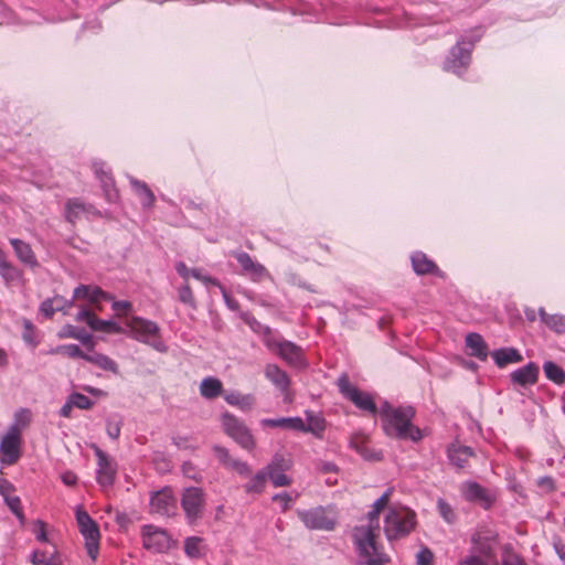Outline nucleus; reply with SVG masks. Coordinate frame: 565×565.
Segmentation results:
<instances>
[{"mask_svg": "<svg viewBox=\"0 0 565 565\" xmlns=\"http://www.w3.org/2000/svg\"><path fill=\"white\" fill-rule=\"evenodd\" d=\"M381 511L372 505L367 513V524L358 525L352 531V539L360 561L364 565H386L388 556L377 546L375 539L380 532Z\"/></svg>", "mask_w": 565, "mask_h": 565, "instance_id": "nucleus-1", "label": "nucleus"}, {"mask_svg": "<svg viewBox=\"0 0 565 565\" xmlns=\"http://www.w3.org/2000/svg\"><path fill=\"white\" fill-rule=\"evenodd\" d=\"M379 414L382 419L383 430L387 436L397 439H409L412 441H419L423 438L420 429L412 424L415 416L413 407H393L385 402L381 406Z\"/></svg>", "mask_w": 565, "mask_h": 565, "instance_id": "nucleus-2", "label": "nucleus"}, {"mask_svg": "<svg viewBox=\"0 0 565 565\" xmlns=\"http://www.w3.org/2000/svg\"><path fill=\"white\" fill-rule=\"evenodd\" d=\"M416 526V514L406 507L390 508L384 519V533L388 541L407 536Z\"/></svg>", "mask_w": 565, "mask_h": 565, "instance_id": "nucleus-3", "label": "nucleus"}, {"mask_svg": "<svg viewBox=\"0 0 565 565\" xmlns=\"http://www.w3.org/2000/svg\"><path fill=\"white\" fill-rule=\"evenodd\" d=\"M224 433L235 440L242 448L250 451L255 448L256 441L249 428L238 417L231 413H224L221 417Z\"/></svg>", "mask_w": 565, "mask_h": 565, "instance_id": "nucleus-4", "label": "nucleus"}, {"mask_svg": "<svg viewBox=\"0 0 565 565\" xmlns=\"http://www.w3.org/2000/svg\"><path fill=\"white\" fill-rule=\"evenodd\" d=\"M481 34L470 38L468 41L462 39L456 43L450 50L449 56L444 63V70L460 74L467 68L471 61V51L476 41L480 39Z\"/></svg>", "mask_w": 565, "mask_h": 565, "instance_id": "nucleus-5", "label": "nucleus"}, {"mask_svg": "<svg viewBox=\"0 0 565 565\" xmlns=\"http://www.w3.org/2000/svg\"><path fill=\"white\" fill-rule=\"evenodd\" d=\"M76 522L78 530L85 540L87 554L93 561H95L99 551L100 533L98 525L89 514L81 508H77L76 510Z\"/></svg>", "mask_w": 565, "mask_h": 565, "instance_id": "nucleus-6", "label": "nucleus"}, {"mask_svg": "<svg viewBox=\"0 0 565 565\" xmlns=\"http://www.w3.org/2000/svg\"><path fill=\"white\" fill-rule=\"evenodd\" d=\"M297 515L309 530L332 531L337 523L335 513L323 507L298 510Z\"/></svg>", "mask_w": 565, "mask_h": 565, "instance_id": "nucleus-7", "label": "nucleus"}, {"mask_svg": "<svg viewBox=\"0 0 565 565\" xmlns=\"http://www.w3.org/2000/svg\"><path fill=\"white\" fill-rule=\"evenodd\" d=\"M338 387L340 393L358 408L367 412L371 415H376L379 413L380 409H377L372 396L352 385L345 374L339 377Z\"/></svg>", "mask_w": 565, "mask_h": 565, "instance_id": "nucleus-8", "label": "nucleus"}, {"mask_svg": "<svg viewBox=\"0 0 565 565\" xmlns=\"http://www.w3.org/2000/svg\"><path fill=\"white\" fill-rule=\"evenodd\" d=\"M141 536L143 547L153 553L168 552L174 544L166 530L151 524L142 526Z\"/></svg>", "mask_w": 565, "mask_h": 565, "instance_id": "nucleus-9", "label": "nucleus"}, {"mask_svg": "<svg viewBox=\"0 0 565 565\" xmlns=\"http://www.w3.org/2000/svg\"><path fill=\"white\" fill-rule=\"evenodd\" d=\"M127 326L136 340L151 344L159 351H164V348L161 347V343H154L151 341L159 334V327L156 322L140 317H134L128 321Z\"/></svg>", "mask_w": 565, "mask_h": 565, "instance_id": "nucleus-10", "label": "nucleus"}, {"mask_svg": "<svg viewBox=\"0 0 565 565\" xmlns=\"http://www.w3.org/2000/svg\"><path fill=\"white\" fill-rule=\"evenodd\" d=\"M205 503L204 492L201 488H186L181 497V507L186 519L192 523L202 516Z\"/></svg>", "mask_w": 565, "mask_h": 565, "instance_id": "nucleus-11", "label": "nucleus"}, {"mask_svg": "<svg viewBox=\"0 0 565 565\" xmlns=\"http://www.w3.org/2000/svg\"><path fill=\"white\" fill-rule=\"evenodd\" d=\"M22 437L15 428H9L0 440V461L3 465L15 463L21 456Z\"/></svg>", "mask_w": 565, "mask_h": 565, "instance_id": "nucleus-12", "label": "nucleus"}, {"mask_svg": "<svg viewBox=\"0 0 565 565\" xmlns=\"http://www.w3.org/2000/svg\"><path fill=\"white\" fill-rule=\"evenodd\" d=\"M290 467L291 461L289 459L285 458L282 455H275L263 470L266 471L267 479L271 481L273 486L279 488L291 484V478L285 473Z\"/></svg>", "mask_w": 565, "mask_h": 565, "instance_id": "nucleus-13", "label": "nucleus"}, {"mask_svg": "<svg viewBox=\"0 0 565 565\" xmlns=\"http://www.w3.org/2000/svg\"><path fill=\"white\" fill-rule=\"evenodd\" d=\"M177 499L172 489L166 487L153 492L150 499V512L161 516H172L177 513Z\"/></svg>", "mask_w": 565, "mask_h": 565, "instance_id": "nucleus-14", "label": "nucleus"}, {"mask_svg": "<svg viewBox=\"0 0 565 565\" xmlns=\"http://www.w3.org/2000/svg\"><path fill=\"white\" fill-rule=\"evenodd\" d=\"M95 456L97 458V482L103 488H109L114 484L117 473L116 462L107 456L102 449L95 447Z\"/></svg>", "mask_w": 565, "mask_h": 565, "instance_id": "nucleus-15", "label": "nucleus"}, {"mask_svg": "<svg viewBox=\"0 0 565 565\" xmlns=\"http://www.w3.org/2000/svg\"><path fill=\"white\" fill-rule=\"evenodd\" d=\"M269 348H275L277 354L289 365L295 367H305L306 360L302 349L291 341H278L268 343Z\"/></svg>", "mask_w": 565, "mask_h": 565, "instance_id": "nucleus-16", "label": "nucleus"}, {"mask_svg": "<svg viewBox=\"0 0 565 565\" xmlns=\"http://www.w3.org/2000/svg\"><path fill=\"white\" fill-rule=\"evenodd\" d=\"M460 493L468 502L478 503L484 509L490 508L493 497L486 488L475 481H466L460 484Z\"/></svg>", "mask_w": 565, "mask_h": 565, "instance_id": "nucleus-17", "label": "nucleus"}, {"mask_svg": "<svg viewBox=\"0 0 565 565\" xmlns=\"http://www.w3.org/2000/svg\"><path fill=\"white\" fill-rule=\"evenodd\" d=\"M75 319L78 322H85L93 331H102L106 333H120L122 331L121 327L116 322L99 319L88 309H81Z\"/></svg>", "mask_w": 565, "mask_h": 565, "instance_id": "nucleus-18", "label": "nucleus"}, {"mask_svg": "<svg viewBox=\"0 0 565 565\" xmlns=\"http://www.w3.org/2000/svg\"><path fill=\"white\" fill-rule=\"evenodd\" d=\"M213 452L218 462L226 469L234 470L242 477H249L252 475L250 466L245 461L233 458L226 448L214 446Z\"/></svg>", "mask_w": 565, "mask_h": 565, "instance_id": "nucleus-19", "label": "nucleus"}, {"mask_svg": "<svg viewBox=\"0 0 565 565\" xmlns=\"http://www.w3.org/2000/svg\"><path fill=\"white\" fill-rule=\"evenodd\" d=\"M235 258L242 267L243 273L252 280L260 281L269 277L268 270L262 264L255 262L247 253H237Z\"/></svg>", "mask_w": 565, "mask_h": 565, "instance_id": "nucleus-20", "label": "nucleus"}, {"mask_svg": "<svg viewBox=\"0 0 565 565\" xmlns=\"http://www.w3.org/2000/svg\"><path fill=\"white\" fill-rule=\"evenodd\" d=\"M540 369L534 362L513 371L510 374L511 382L515 385L525 387L534 385L539 379Z\"/></svg>", "mask_w": 565, "mask_h": 565, "instance_id": "nucleus-21", "label": "nucleus"}, {"mask_svg": "<svg viewBox=\"0 0 565 565\" xmlns=\"http://www.w3.org/2000/svg\"><path fill=\"white\" fill-rule=\"evenodd\" d=\"M264 374L281 393H287L290 379L288 374L276 364H267Z\"/></svg>", "mask_w": 565, "mask_h": 565, "instance_id": "nucleus-22", "label": "nucleus"}, {"mask_svg": "<svg viewBox=\"0 0 565 565\" xmlns=\"http://www.w3.org/2000/svg\"><path fill=\"white\" fill-rule=\"evenodd\" d=\"M73 298L87 299L92 303L99 302L103 299H111V297L104 292L99 287L89 285H79L76 287L73 292Z\"/></svg>", "mask_w": 565, "mask_h": 565, "instance_id": "nucleus-23", "label": "nucleus"}, {"mask_svg": "<svg viewBox=\"0 0 565 565\" xmlns=\"http://www.w3.org/2000/svg\"><path fill=\"white\" fill-rule=\"evenodd\" d=\"M10 244L12 245L14 253L21 263L32 268L39 265L30 244L18 238H11Z\"/></svg>", "mask_w": 565, "mask_h": 565, "instance_id": "nucleus-24", "label": "nucleus"}, {"mask_svg": "<svg viewBox=\"0 0 565 565\" xmlns=\"http://www.w3.org/2000/svg\"><path fill=\"white\" fill-rule=\"evenodd\" d=\"M412 266L417 275L438 274L439 268L426 254L416 252L412 255Z\"/></svg>", "mask_w": 565, "mask_h": 565, "instance_id": "nucleus-25", "label": "nucleus"}, {"mask_svg": "<svg viewBox=\"0 0 565 565\" xmlns=\"http://www.w3.org/2000/svg\"><path fill=\"white\" fill-rule=\"evenodd\" d=\"M466 345L471 356L478 358L482 361L487 360L488 345L479 333H469L466 337Z\"/></svg>", "mask_w": 565, "mask_h": 565, "instance_id": "nucleus-26", "label": "nucleus"}, {"mask_svg": "<svg viewBox=\"0 0 565 565\" xmlns=\"http://www.w3.org/2000/svg\"><path fill=\"white\" fill-rule=\"evenodd\" d=\"M263 427H279L292 430L305 428V422L300 417L265 418L260 420Z\"/></svg>", "mask_w": 565, "mask_h": 565, "instance_id": "nucleus-27", "label": "nucleus"}, {"mask_svg": "<svg viewBox=\"0 0 565 565\" xmlns=\"http://www.w3.org/2000/svg\"><path fill=\"white\" fill-rule=\"evenodd\" d=\"M200 394L206 399H213L223 393L222 382L214 376L204 377L199 387Z\"/></svg>", "mask_w": 565, "mask_h": 565, "instance_id": "nucleus-28", "label": "nucleus"}, {"mask_svg": "<svg viewBox=\"0 0 565 565\" xmlns=\"http://www.w3.org/2000/svg\"><path fill=\"white\" fill-rule=\"evenodd\" d=\"M492 359L499 367L510 363H519L523 360L520 352L514 348H503L492 352Z\"/></svg>", "mask_w": 565, "mask_h": 565, "instance_id": "nucleus-29", "label": "nucleus"}, {"mask_svg": "<svg viewBox=\"0 0 565 565\" xmlns=\"http://www.w3.org/2000/svg\"><path fill=\"white\" fill-rule=\"evenodd\" d=\"M539 317L546 327L552 331L562 334L565 333V316L564 315H548L544 308H540Z\"/></svg>", "mask_w": 565, "mask_h": 565, "instance_id": "nucleus-30", "label": "nucleus"}, {"mask_svg": "<svg viewBox=\"0 0 565 565\" xmlns=\"http://www.w3.org/2000/svg\"><path fill=\"white\" fill-rule=\"evenodd\" d=\"M473 456V451L467 446H451L448 449V457L451 463L458 468H465L469 458Z\"/></svg>", "mask_w": 565, "mask_h": 565, "instance_id": "nucleus-31", "label": "nucleus"}, {"mask_svg": "<svg viewBox=\"0 0 565 565\" xmlns=\"http://www.w3.org/2000/svg\"><path fill=\"white\" fill-rule=\"evenodd\" d=\"M129 181L136 194L139 196L141 204L145 207L152 206L154 203V194L150 188L145 182L139 181L132 177L129 178Z\"/></svg>", "mask_w": 565, "mask_h": 565, "instance_id": "nucleus-32", "label": "nucleus"}, {"mask_svg": "<svg viewBox=\"0 0 565 565\" xmlns=\"http://www.w3.org/2000/svg\"><path fill=\"white\" fill-rule=\"evenodd\" d=\"M267 482V473L263 469L258 470L249 480L243 486L247 494H259L265 490Z\"/></svg>", "mask_w": 565, "mask_h": 565, "instance_id": "nucleus-33", "label": "nucleus"}, {"mask_svg": "<svg viewBox=\"0 0 565 565\" xmlns=\"http://www.w3.org/2000/svg\"><path fill=\"white\" fill-rule=\"evenodd\" d=\"M0 275L7 286L19 282L23 279L22 271L4 258H0Z\"/></svg>", "mask_w": 565, "mask_h": 565, "instance_id": "nucleus-34", "label": "nucleus"}, {"mask_svg": "<svg viewBox=\"0 0 565 565\" xmlns=\"http://www.w3.org/2000/svg\"><path fill=\"white\" fill-rule=\"evenodd\" d=\"M227 404L236 406L243 411L250 409L255 404V397L252 394L243 395L238 392H230L224 395Z\"/></svg>", "mask_w": 565, "mask_h": 565, "instance_id": "nucleus-35", "label": "nucleus"}, {"mask_svg": "<svg viewBox=\"0 0 565 565\" xmlns=\"http://www.w3.org/2000/svg\"><path fill=\"white\" fill-rule=\"evenodd\" d=\"M93 206L85 205L79 200H70L66 203V220L75 223L83 214L89 213Z\"/></svg>", "mask_w": 565, "mask_h": 565, "instance_id": "nucleus-36", "label": "nucleus"}, {"mask_svg": "<svg viewBox=\"0 0 565 565\" xmlns=\"http://www.w3.org/2000/svg\"><path fill=\"white\" fill-rule=\"evenodd\" d=\"M184 553L190 558H200L205 553V545L202 537L190 536L184 540Z\"/></svg>", "mask_w": 565, "mask_h": 565, "instance_id": "nucleus-37", "label": "nucleus"}, {"mask_svg": "<svg viewBox=\"0 0 565 565\" xmlns=\"http://www.w3.org/2000/svg\"><path fill=\"white\" fill-rule=\"evenodd\" d=\"M85 360L87 362L100 367L102 370L110 371L113 373L118 372L117 363L114 360H111L110 358H108L107 355H104L102 353L94 352L92 354H86Z\"/></svg>", "mask_w": 565, "mask_h": 565, "instance_id": "nucleus-38", "label": "nucleus"}, {"mask_svg": "<svg viewBox=\"0 0 565 565\" xmlns=\"http://www.w3.org/2000/svg\"><path fill=\"white\" fill-rule=\"evenodd\" d=\"M60 338H72L79 340L84 345L93 347V338L84 330H79L74 326L67 324L60 332Z\"/></svg>", "mask_w": 565, "mask_h": 565, "instance_id": "nucleus-39", "label": "nucleus"}, {"mask_svg": "<svg viewBox=\"0 0 565 565\" xmlns=\"http://www.w3.org/2000/svg\"><path fill=\"white\" fill-rule=\"evenodd\" d=\"M307 422H308L307 424L305 423V428L299 429V431H306V433L309 431V433L313 434L316 437L321 438L322 433L326 429L324 419L317 415L307 414Z\"/></svg>", "mask_w": 565, "mask_h": 565, "instance_id": "nucleus-40", "label": "nucleus"}, {"mask_svg": "<svg viewBox=\"0 0 565 565\" xmlns=\"http://www.w3.org/2000/svg\"><path fill=\"white\" fill-rule=\"evenodd\" d=\"M545 376L555 384L562 385L565 383V371L552 361H546L543 364Z\"/></svg>", "mask_w": 565, "mask_h": 565, "instance_id": "nucleus-41", "label": "nucleus"}, {"mask_svg": "<svg viewBox=\"0 0 565 565\" xmlns=\"http://www.w3.org/2000/svg\"><path fill=\"white\" fill-rule=\"evenodd\" d=\"M31 422V412L26 408H21L14 414L13 424L9 428H15L17 434L21 435L22 430Z\"/></svg>", "mask_w": 565, "mask_h": 565, "instance_id": "nucleus-42", "label": "nucleus"}, {"mask_svg": "<svg viewBox=\"0 0 565 565\" xmlns=\"http://www.w3.org/2000/svg\"><path fill=\"white\" fill-rule=\"evenodd\" d=\"M52 353L55 354H63L68 358H81L85 360L86 353H84L81 348L77 344H65V345H58L54 350H52Z\"/></svg>", "mask_w": 565, "mask_h": 565, "instance_id": "nucleus-43", "label": "nucleus"}, {"mask_svg": "<svg viewBox=\"0 0 565 565\" xmlns=\"http://www.w3.org/2000/svg\"><path fill=\"white\" fill-rule=\"evenodd\" d=\"M437 509L441 518L448 522L454 523L456 520V513L451 505L447 503L444 499H438L437 501Z\"/></svg>", "mask_w": 565, "mask_h": 565, "instance_id": "nucleus-44", "label": "nucleus"}, {"mask_svg": "<svg viewBox=\"0 0 565 565\" xmlns=\"http://www.w3.org/2000/svg\"><path fill=\"white\" fill-rule=\"evenodd\" d=\"M179 300L191 308H196V301L189 284L179 289Z\"/></svg>", "mask_w": 565, "mask_h": 565, "instance_id": "nucleus-45", "label": "nucleus"}, {"mask_svg": "<svg viewBox=\"0 0 565 565\" xmlns=\"http://www.w3.org/2000/svg\"><path fill=\"white\" fill-rule=\"evenodd\" d=\"M70 399L74 407L79 409H89L93 407L94 402L90 401L87 396L81 393H73L70 395Z\"/></svg>", "mask_w": 565, "mask_h": 565, "instance_id": "nucleus-46", "label": "nucleus"}, {"mask_svg": "<svg viewBox=\"0 0 565 565\" xmlns=\"http://www.w3.org/2000/svg\"><path fill=\"white\" fill-rule=\"evenodd\" d=\"M121 425H122L121 420L108 418L106 422L107 435L111 439H117L120 435Z\"/></svg>", "mask_w": 565, "mask_h": 565, "instance_id": "nucleus-47", "label": "nucleus"}, {"mask_svg": "<svg viewBox=\"0 0 565 565\" xmlns=\"http://www.w3.org/2000/svg\"><path fill=\"white\" fill-rule=\"evenodd\" d=\"M434 554L428 547H422L416 554L417 565H433Z\"/></svg>", "mask_w": 565, "mask_h": 565, "instance_id": "nucleus-48", "label": "nucleus"}, {"mask_svg": "<svg viewBox=\"0 0 565 565\" xmlns=\"http://www.w3.org/2000/svg\"><path fill=\"white\" fill-rule=\"evenodd\" d=\"M6 502L9 509L18 516L20 521L24 520V515L21 508V501L18 497H6Z\"/></svg>", "mask_w": 565, "mask_h": 565, "instance_id": "nucleus-49", "label": "nucleus"}, {"mask_svg": "<svg viewBox=\"0 0 565 565\" xmlns=\"http://www.w3.org/2000/svg\"><path fill=\"white\" fill-rule=\"evenodd\" d=\"M53 557V553L49 554L47 552L36 550L32 553L30 561L33 565H41L49 562Z\"/></svg>", "mask_w": 565, "mask_h": 565, "instance_id": "nucleus-50", "label": "nucleus"}, {"mask_svg": "<svg viewBox=\"0 0 565 565\" xmlns=\"http://www.w3.org/2000/svg\"><path fill=\"white\" fill-rule=\"evenodd\" d=\"M273 501L278 502L282 511H287L291 507L294 499L288 492H281L275 494Z\"/></svg>", "mask_w": 565, "mask_h": 565, "instance_id": "nucleus-51", "label": "nucleus"}, {"mask_svg": "<svg viewBox=\"0 0 565 565\" xmlns=\"http://www.w3.org/2000/svg\"><path fill=\"white\" fill-rule=\"evenodd\" d=\"M191 276L202 282H204L205 285H213V286H216L218 287L220 286V281L211 276H206V275H202L201 270L200 269H191Z\"/></svg>", "mask_w": 565, "mask_h": 565, "instance_id": "nucleus-52", "label": "nucleus"}, {"mask_svg": "<svg viewBox=\"0 0 565 565\" xmlns=\"http://www.w3.org/2000/svg\"><path fill=\"white\" fill-rule=\"evenodd\" d=\"M22 326H23V333H22L23 340L28 343H33L34 342V327H33L32 322L28 319H23Z\"/></svg>", "mask_w": 565, "mask_h": 565, "instance_id": "nucleus-53", "label": "nucleus"}, {"mask_svg": "<svg viewBox=\"0 0 565 565\" xmlns=\"http://www.w3.org/2000/svg\"><path fill=\"white\" fill-rule=\"evenodd\" d=\"M393 490L390 488L387 489L374 503L373 507L376 508V510H380L381 512L386 508V505L390 502L391 495Z\"/></svg>", "mask_w": 565, "mask_h": 565, "instance_id": "nucleus-54", "label": "nucleus"}, {"mask_svg": "<svg viewBox=\"0 0 565 565\" xmlns=\"http://www.w3.org/2000/svg\"><path fill=\"white\" fill-rule=\"evenodd\" d=\"M34 534L38 541L47 542L45 523L41 520H38L34 524Z\"/></svg>", "mask_w": 565, "mask_h": 565, "instance_id": "nucleus-55", "label": "nucleus"}, {"mask_svg": "<svg viewBox=\"0 0 565 565\" xmlns=\"http://www.w3.org/2000/svg\"><path fill=\"white\" fill-rule=\"evenodd\" d=\"M40 311L47 318H51L56 312L52 298L46 299L41 303Z\"/></svg>", "mask_w": 565, "mask_h": 565, "instance_id": "nucleus-56", "label": "nucleus"}, {"mask_svg": "<svg viewBox=\"0 0 565 565\" xmlns=\"http://www.w3.org/2000/svg\"><path fill=\"white\" fill-rule=\"evenodd\" d=\"M113 309L118 316L126 315L131 309V303L126 300L114 301Z\"/></svg>", "mask_w": 565, "mask_h": 565, "instance_id": "nucleus-57", "label": "nucleus"}, {"mask_svg": "<svg viewBox=\"0 0 565 565\" xmlns=\"http://www.w3.org/2000/svg\"><path fill=\"white\" fill-rule=\"evenodd\" d=\"M172 441L179 449H195V447L191 445L189 437L177 436L173 437Z\"/></svg>", "mask_w": 565, "mask_h": 565, "instance_id": "nucleus-58", "label": "nucleus"}, {"mask_svg": "<svg viewBox=\"0 0 565 565\" xmlns=\"http://www.w3.org/2000/svg\"><path fill=\"white\" fill-rule=\"evenodd\" d=\"M220 290H221V294L226 302V305L228 306V308H231L232 310H236L238 308V303L235 299H233L228 292L226 291V289L220 284V286L217 287Z\"/></svg>", "mask_w": 565, "mask_h": 565, "instance_id": "nucleus-59", "label": "nucleus"}, {"mask_svg": "<svg viewBox=\"0 0 565 565\" xmlns=\"http://www.w3.org/2000/svg\"><path fill=\"white\" fill-rule=\"evenodd\" d=\"M358 452L366 460H380L381 455L366 448H358Z\"/></svg>", "mask_w": 565, "mask_h": 565, "instance_id": "nucleus-60", "label": "nucleus"}, {"mask_svg": "<svg viewBox=\"0 0 565 565\" xmlns=\"http://www.w3.org/2000/svg\"><path fill=\"white\" fill-rule=\"evenodd\" d=\"M52 300L54 301V307L56 311H63L66 307L72 306V301H67L61 296H55L52 298Z\"/></svg>", "mask_w": 565, "mask_h": 565, "instance_id": "nucleus-61", "label": "nucleus"}, {"mask_svg": "<svg viewBox=\"0 0 565 565\" xmlns=\"http://www.w3.org/2000/svg\"><path fill=\"white\" fill-rule=\"evenodd\" d=\"M539 487L546 491H553L555 488L554 480L551 477H542L537 480Z\"/></svg>", "mask_w": 565, "mask_h": 565, "instance_id": "nucleus-62", "label": "nucleus"}, {"mask_svg": "<svg viewBox=\"0 0 565 565\" xmlns=\"http://www.w3.org/2000/svg\"><path fill=\"white\" fill-rule=\"evenodd\" d=\"M175 269H177L178 274H179L181 277H183L184 279H188V278H189V276L191 275V269H189V268L186 267V265H185L184 263H182V262H180V263H178V264L175 265Z\"/></svg>", "mask_w": 565, "mask_h": 565, "instance_id": "nucleus-63", "label": "nucleus"}, {"mask_svg": "<svg viewBox=\"0 0 565 565\" xmlns=\"http://www.w3.org/2000/svg\"><path fill=\"white\" fill-rule=\"evenodd\" d=\"M554 548L558 557L565 563V544L557 540L554 542Z\"/></svg>", "mask_w": 565, "mask_h": 565, "instance_id": "nucleus-64", "label": "nucleus"}]
</instances>
